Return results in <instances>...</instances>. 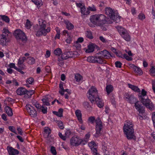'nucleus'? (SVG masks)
I'll use <instances>...</instances> for the list:
<instances>
[{
    "instance_id": "f257e3e1",
    "label": "nucleus",
    "mask_w": 155,
    "mask_h": 155,
    "mask_svg": "<svg viewBox=\"0 0 155 155\" xmlns=\"http://www.w3.org/2000/svg\"><path fill=\"white\" fill-rule=\"evenodd\" d=\"M107 18L102 14H96L90 16V20L91 23L97 26H102L108 23Z\"/></svg>"
},
{
    "instance_id": "f03ea898",
    "label": "nucleus",
    "mask_w": 155,
    "mask_h": 155,
    "mask_svg": "<svg viewBox=\"0 0 155 155\" xmlns=\"http://www.w3.org/2000/svg\"><path fill=\"white\" fill-rule=\"evenodd\" d=\"M133 126L132 122L130 121H127L124 124V132L128 140H135L136 139V137L134 134Z\"/></svg>"
},
{
    "instance_id": "7ed1b4c3",
    "label": "nucleus",
    "mask_w": 155,
    "mask_h": 155,
    "mask_svg": "<svg viewBox=\"0 0 155 155\" xmlns=\"http://www.w3.org/2000/svg\"><path fill=\"white\" fill-rule=\"evenodd\" d=\"M88 121L92 124H94L96 123L95 130L96 133L94 135L96 137H100L101 134V131L103 129V125L102 122L99 117H97L95 119V117L94 116H91L88 119Z\"/></svg>"
},
{
    "instance_id": "20e7f679",
    "label": "nucleus",
    "mask_w": 155,
    "mask_h": 155,
    "mask_svg": "<svg viewBox=\"0 0 155 155\" xmlns=\"http://www.w3.org/2000/svg\"><path fill=\"white\" fill-rule=\"evenodd\" d=\"M147 93L144 89H142L141 95H139L140 97V100L147 108L150 110H153L154 109V106L150 100L146 96Z\"/></svg>"
},
{
    "instance_id": "39448f33",
    "label": "nucleus",
    "mask_w": 155,
    "mask_h": 155,
    "mask_svg": "<svg viewBox=\"0 0 155 155\" xmlns=\"http://www.w3.org/2000/svg\"><path fill=\"white\" fill-rule=\"evenodd\" d=\"M87 96L88 99L92 104L94 103L95 100L99 99V96L98 94L97 91L95 87H92L89 89L87 93Z\"/></svg>"
},
{
    "instance_id": "423d86ee",
    "label": "nucleus",
    "mask_w": 155,
    "mask_h": 155,
    "mask_svg": "<svg viewBox=\"0 0 155 155\" xmlns=\"http://www.w3.org/2000/svg\"><path fill=\"white\" fill-rule=\"evenodd\" d=\"M46 22L43 21L41 23H39L40 27L38 30L36 34L37 36H40L42 35H46L51 30L50 27H48L46 29Z\"/></svg>"
},
{
    "instance_id": "0eeeda50",
    "label": "nucleus",
    "mask_w": 155,
    "mask_h": 155,
    "mask_svg": "<svg viewBox=\"0 0 155 155\" xmlns=\"http://www.w3.org/2000/svg\"><path fill=\"white\" fill-rule=\"evenodd\" d=\"M105 14L116 23H118L120 21V17L115 13L110 8H106L105 9Z\"/></svg>"
},
{
    "instance_id": "6e6552de",
    "label": "nucleus",
    "mask_w": 155,
    "mask_h": 155,
    "mask_svg": "<svg viewBox=\"0 0 155 155\" xmlns=\"http://www.w3.org/2000/svg\"><path fill=\"white\" fill-rule=\"evenodd\" d=\"M14 34L18 41H25L27 40L25 34L20 29L15 30Z\"/></svg>"
},
{
    "instance_id": "1a4fd4ad",
    "label": "nucleus",
    "mask_w": 155,
    "mask_h": 155,
    "mask_svg": "<svg viewBox=\"0 0 155 155\" xmlns=\"http://www.w3.org/2000/svg\"><path fill=\"white\" fill-rule=\"evenodd\" d=\"M117 29L120 35L125 40L127 41H130V36L125 28L121 26H118Z\"/></svg>"
},
{
    "instance_id": "9d476101",
    "label": "nucleus",
    "mask_w": 155,
    "mask_h": 155,
    "mask_svg": "<svg viewBox=\"0 0 155 155\" xmlns=\"http://www.w3.org/2000/svg\"><path fill=\"white\" fill-rule=\"evenodd\" d=\"M85 142L80 137L76 136H73L70 140L71 144L74 146H78L80 144L84 145Z\"/></svg>"
},
{
    "instance_id": "9b49d317",
    "label": "nucleus",
    "mask_w": 155,
    "mask_h": 155,
    "mask_svg": "<svg viewBox=\"0 0 155 155\" xmlns=\"http://www.w3.org/2000/svg\"><path fill=\"white\" fill-rule=\"evenodd\" d=\"M3 32L2 35H0L1 42L2 45H4L7 42V40L8 38V34H10L8 30L4 28L2 30Z\"/></svg>"
},
{
    "instance_id": "f8f14e48",
    "label": "nucleus",
    "mask_w": 155,
    "mask_h": 155,
    "mask_svg": "<svg viewBox=\"0 0 155 155\" xmlns=\"http://www.w3.org/2000/svg\"><path fill=\"white\" fill-rule=\"evenodd\" d=\"M26 108L29 115L31 117H35L37 116V111L33 106L28 104L26 105Z\"/></svg>"
},
{
    "instance_id": "ddd939ff",
    "label": "nucleus",
    "mask_w": 155,
    "mask_h": 155,
    "mask_svg": "<svg viewBox=\"0 0 155 155\" xmlns=\"http://www.w3.org/2000/svg\"><path fill=\"white\" fill-rule=\"evenodd\" d=\"M98 52L96 53L95 55V63L100 64H105L106 63V61L103 58Z\"/></svg>"
},
{
    "instance_id": "4468645a",
    "label": "nucleus",
    "mask_w": 155,
    "mask_h": 155,
    "mask_svg": "<svg viewBox=\"0 0 155 155\" xmlns=\"http://www.w3.org/2000/svg\"><path fill=\"white\" fill-rule=\"evenodd\" d=\"M101 55L103 57V58L108 59L110 58L111 56V54L107 50H104L103 51L99 52Z\"/></svg>"
},
{
    "instance_id": "2eb2a0df",
    "label": "nucleus",
    "mask_w": 155,
    "mask_h": 155,
    "mask_svg": "<svg viewBox=\"0 0 155 155\" xmlns=\"http://www.w3.org/2000/svg\"><path fill=\"white\" fill-rule=\"evenodd\" d=\"M7 149L9 155L18 154L19 153V151L18 150L14 149L12 147L8 146Z\"/></svg>"
},
{
    "instance_id": "dca6fc26",
    "label": "nucleus",
    "mask_w": 155,
    "mask_h": 155,
    "mask_svg": "<svg viewBox=\"0 0 155 155\" xmlns=\"http://www.w3.org/2000/svg\"><path fill=\"white\" fill-rule=\"evenodd\" d=\"M130 67L133 69V70L136 73V74L141 75L143 74L142 70L139 68L135 66L134 64H131Z\"/></svg>"
},
{
    "instance_id": "f3484780",
    "label": "nucleus",
    "mask_w": 155,
    "mask_h": 155,
    "mask_svg": "<svg viewBox=\"0 0 155 155\" xmlns=\"http://www.w3.org/2000/svg\"><path fill=\"white\" fill-rule=\"evenodd\" d=\"M52 98L50 97H45L44 98L42 99L43 105L48 106L50 105L49 102L51 101Z\"/></svg>"
},
{
    "instance_id": "a211bd4d",
    "label": "nucleus",
    "mask_w": 155,
    "mask_h": 155,
    "mask_svg": "<svg viewBox=\"0 0 155 155\" xmlns=\"http://www.w3.org/2000/svg\"><path fill=\"white\" fill-rule=\"evenodd\" d=\"M35 93L34 90H28L26 89V91L25 94V97L27 98H30L32 95L34 94Z\"/></svg>"
},
{
    "instance_id": "6ab92c4d",
    "label": "nucleus",
    "mask_w": 155,
    "mask_h": 155,
    "mask_svg": "<svg viewBox=\"0 0 155 155\" xmlns=\"http://www.w3.org/2000/svg\"><path fill=\"white\" fill-rule=\"evenodd\" d=\"M75 114L79 122L82 123L83 121L82 119V114L81 111L79 110H76L75 111Z\"/></svg>"
},
{
    "instance_id": "aec40b11",
    "label": "nucleus",
    "mask_w": 155,
    "mask_h": 155,
    "mask_svg": "<svg viewBox=\"0 0 155 155\" xmlns=\"http://www.w3.org/2000/svg\"><path fill=\"white\" fill-rule=\"evenodd\" d=\"M26 91V89L23 87H20L18 88L16 90V93L18 95H25Z\"/></svg>"
},
{
    "instance_id": "412c9836",
    "label": "nucleus",
    "mask_w": 155,
    "mask_h": 155,
    "mask_svg": "<svg viewBox=\"0 0 155 155\" xmlns=\"http://www.w3.org/2000/svg\"><path fill=\"white\" fill-rule=\"evenodd\" d=\"M97 100L96 99L95 100L94 103H93V104H95V103H96L97 105L99 107L101 108L103 107L104 106V104L102 99L99 97V99Z\"/></svg>"
},
{
    "instance_id": "4be33fe9",
    "label": "nucleus",
    "mask_w": 155,
    "mask_h": 155,
    "mask_svg": "<svg viewBox=\"0 0 155 155\" xmlns=\"http://www.w3.org/2000/svg\"><path fill=\"white\" fill-rule=\"evenodd\" d=\"M6 113L9 116H12L13 114L12 108L8 106H6L5 108Z\"/></svg>"
},
{
    "instance_id": "5701e85b",
    "label": "nucleus",
    "mask_w": 155,
    "mask_h": 155,
    "mask_svg": "<svg viewBox=\"0 0 155 155\" xmlns=\"http://www.w3.org/2000/svg\"><path fill=\"white\" fill-rule=\"evenodd\" d=\"M106 91L108 94H110L114 90V87L111 84H107L106 85Z\"/></svg>"
},
{
    "instance_id": "b1692460",
    "label": "nucleus",
    "mask_w": 155,
    "mask_h": 155,
    "mask_svg": "<svg viewBox=\"0 0 155 155\" xmlns=\"http://www.w3.org/2000/svg\"><path fill=\"white\" fill-rule=\"evenodd\" d=\"M63 109L62 108H60L59 109L58 111H53V113L55 115L59 117H61L63 116Z\"/></svg>"
},
{
    "instance_id": "393cba45",
    "label": "nucleus",
    "mask_w": 155,
    "mask_h": 155,
    "mask_svg": "<svg viewBox=\"0 0 155 155\" xmlns=\"http://www.w3.org/2000/svg\"><path fill=\"white\" fill-rule=\"evenodd\" d=\"M129 87L131 89L135 92H140V89L137 86L129 84H128Z\"/></svg>"
},
{
    "instance_id": "a878e982",
    "label": "nucleus",
    "mask_w": 155,
    "mask_h": 155,
    "mask_svg": "<svg viewBox=\"0 0 155 155\" xmlns=\"http://www.w3.org/2000/svg\"><path fill=\"white\" fill-rule=\"evenodd\" d=\"M94 47L93 45H90L88 46V48L86 50L87 53H89L93 52L94 51Z\"/></svg>"
},
{
    "instance_id": "bb28decb",
    "label": "nucleus",
    "mask_w": 155,
    "mask_h": 155,
    "mask_svg": "<svg viewBox=\"0 0 155 155\" xmlns=\"http://www.w3.org/2000/svg\"><path fill=\"white\" fill-rule=\"evenodd\" d=\"M28 63L29 64H33L35 63V59L31 56L28 57Z\"/></svg>"
},
{
    "instance_id": "cd10ccee",
    "label": "nucleus",
    "mask_w": 155,
    "mask_h": 155,
    "mask_svg": "<svg viewBox=\"0 0 155 155\" xmlns=\"http://www.w3.org/2000/svg\"><path fill=\"white\" fill-rule=\"evenodd\" d=\"M65 23L66 25V28L68 30H71L73 28V25L68 21H66Z\"/></svg>"
},
{
    "instance_id": "c85d7f7f",
    "label": "nucleus",
    "mask_w": 155,
    "mask_h": 155,
    "mask_svg": "<svg viewBox=\"0 0 155 155\" xmlns=\"http://www.w3.org/2000/svg\"><path fill=\"white\" fill-rule=\"evenodd\" d=\"M54 53L55 55L59 56L62 53V51L60 48H58L54 51Z\"/></svg>"
},
{
    "instance_id": "c756f323",
    "label": "nucleus",
    "mask_w": 155,
    "mask_h": 155,
    "mask_svg": "<svg viewBox=\"0 0 155 155\" xmlns=\"http://www.w3.org/2000/svg\"><path fill=\"white\" fill-rule=\"evenodd\" d=\"M0 16L2 20L6 23H9L10 21V19L8 17L5 15H1Z\"/></svg>"
},
{
    "instance_id": "7c9ffc66",
    "label": "nucleus",
    "mask_w": 155,
    "mask_h": 155,
    "mask_svg": "<svg viewBox=\"0 0 155 155\" xmlns=\"http://www.w3.org/2000/svg\"><path fill=\"white\" fill-rule=\"evenodd\" d=\"M74 78L76 81L77 82H79L83 79L82 76L78 74H75Z\"/></svg>"
},
{
    "instance_id": "2f4dec72",
    "label": "nucleus",
    "mask_w": 155,
    "mask_h": 155,
    "mask_svg": "<svg viewBox=\"0 0 155 155\" xmlns=\"http://www.w3.org/2000/svg\"><path fill=\"white\" fill-rule=\"evenodd\" d=\"M134 106L136 109L138 110L139 108H141L143 107L141 106V104H140V103L138 101H137L134 103Z\"/></svg>"
},
{
    "instance_id": "473e14b6",
    "label": "nucleus",
    "mask_w": 155,
    "mask_h": 155,
    "mask_svg": "<svg viewBox=\"0 0 155 155\" xmlns=\"http://www.w3.org/2000/svg\"><path fill=\"white\" fill-rule=\"evenodd\" d=\"M85 34L86 35L87 38L90 39H92L93 38L92 33L91 31H87Z\"/></svg>"
},
{
    "instance_id": "72a5a7b5",
    "label": "nucleus",
    "mask_w": 155,
    "mask_h": 155,
    "mask_svg": "<svg viewBox=\"0 0 155 155\" xmlns=\"http://www.w3.org/2000/svg\"><path fill=\"white\" fill-rule=\"evenodd\" d=\"M87 60L89 62L95 63V56H89L87 57Z\"/></svg>"
},
{
    "instance_id": "f704fd0d",
    "label": "nucleus",
    "mask_w": 155,
    "mask_h": 155,
    "mask_svg": "<svg viewBox=\"0 0 155 155\" xmlns=\"http://www.w3.org/2000/svg\"><path fill=\"white\" fill-rule=\"evenodd\" d=\"M102 149L103 152L105 153V154L106 155L109 154V150L106 146H105L104 145L102 146Z\"/></svg>"
},
{
    "instance_id": "c9c22d12",
    "label": "nucleus",
    "mask_w": 155,
    "mask_h": 155,
    "mask_svg": "<svg viewBox=\"0 0 155 155\" xmlns=\"http://www.w3.org/2000/svg\"><path fill=\"white\" fill-rule=\"evenodd\" d=\"M134 96L133 95H130L128 93H126L124 94L125 98L127 99V101L128 102L131 99L133 98L132 97Z\"/></svg>"
},
{
    "instance_id": "e433bc0d",
    "label": "nucleus",
    "mask_w": 155,
    "mask_h": 155,
    "mask_svg": "<svg viewBox=\"0 0 155 155\" xmlns=\"http://www.w3.org/2000/svg\"><path fill=\"white\" fill-rule=\"evenodd\" d=\"M31 26L30 21L28 19H27L25 25V27L27 29H29L31 27Z\"/></svg>"
},
{
    "instance_id": "4c0bfd02",
    "label": "nucleus",
    "mask_w": 155,
    "mask_h": 155,
    "mask_svg": "<svg viewBox=\"0 0 155 155\" xmlns=\"http://www.w3.org/2000/svg\"><path fill=\"white\" fill-rule=\"evenodd\" d=\"M123 58H125L128 61H132L133 59L132 58L130 57L127 54H123Z\"/></svg>"
},
{
    "instance_id": "58836bf2",
    "label": "nucleus",
    "mask_w": 155,
    "mask_h": 155,
    "mask_svg": "<svg viewBox=\"0 0 155 155\" xmlns=\"http://www.w3.org/2000/svg\"><path fill=\"white\" fill-rule=\"evenodd\" d=\"M132 97L133 98H131L128 102L131 104H134L137 101V100L136 98L134 96H133Z\"/></svg>"
},
{
    "instance_id": "ea45409f",
    "label": "nucleus",
    "mask_w": 155,
    "mask_h": 155,
    "mask_svg": "<svg viewBox=\"0 0 155 155\" xmlns=\"http://www.w3.org/2000/svg\"><path fill=\"white\" fill-rule=\"evenodd\" d=\"M67 57L68 59L70 58H71L73 57L74 54L72 51L66 52Z\"/></svg>"
},
{
    "instance_id": "a19ab883",
    "label": "nucleus",
    "mask_w": 155,
    "mask_h": 155,
    "mask_svg": "<svg viewBox=\"0 0 155 155\" xmlns=\"http://www.w3.org/2000/svg\"><path fill=\"white\" fill-rule=\"evenodd\" d=\"M34 80L33 78H30L27 79L26 80L27 83H28L29 84H32L34 83Z\"/></svg>"
},
{
    "instance_id": "79ce46f5",
    "label": "nucleus",
    "mask_w": 155,
    "mask_h": 155,
    "mask_svg": "<svg viewBox=\"0 0 155 155\" xmlns=\"http://www.w3.org/2000/svg\"><path fill=\"white\" fill-rule=\"evenodd\" d=\"M150 71L152 76H155V68L154 67H152Z\"/></svg>"
},
{
    "instance_id": "37998d69",
    "label": "nucleus",
    "mask_w": 155,
    "mask_h": 155,
    "mask_svg": "<svg viewBox=\"0 0 155 155\" xmlns=\"http://www.w3.org/2000/svg\"><path fill=\"white\" fill-rule=\"evenodd\" d=\"M60 58L62 60H66L68 59V58L67 57L66 52L63 53V54H61V56Z\"/></svg>"
},
{
    "instance_id": "c03bdc74",
    "label": "nucleus",
    "mask_w": 155,
    "mask_h": 155,
    "mask_svg": "<svg viewBox=\"0 0 155 155\" xmlns=\"http://www.w3.org/2000/svg\"><path fill=\"white\" fill-rule=\"evenodd\" d=\"M58 122V125L59 128L61 129H63L64 128L63 124L62 121L61 120L57 121Z\"/></svg>"
},
{
    "instance_id": "a18cd8bd",
    "label": "nucleus",
    "mask_w": 155,
    "mask_h": 155,
    "mask_svg": "<svg viewBox=\"0 0 155 155\" xmlns=\"http://www.w3.org/2000/svg\"><path fill=\"white\" fill-rule=\"evenodd\" d=\"M74 46L76 47V49L78 50H80L81 49V45L78 43V42H76L74 45Z\"/></svg>"
},
{
    "instance_id": "49530a36",
    "label": "nucleus",
    "mask_w": 155,
    "mask_h": 155,
    "mask_svg": "<svg viewBox=\"0 0 155 155\" xmlns=\"http://www.w3.org/2000/svg\"><path fill=\"white\" fill-rule=\"evenodd\" d=\"M91 150L93 152V154L94 155H97L98 153H97V150L96 148H94V147L91 148Z\"/></svg>"
},
{
    "instance_id": "de8ad7c7",
    "label": "nucleus",
    "mask_w": 155,
    "mask_h": 155,
    "mask_svg": "<svg viewBox=\"0 0 155 155\" xmlns=\"http://www.w3.org/2000/svg\"><path fill=\"white\" fill-rule=\"evenodd\" d=\"M40 110H41V111L43 114H45L47 113V107L45 108L43 106V105H42L41 106V109Z\"/></svg>"
},
{
    "instance_id": "09e8293b",
    "label": "nucleus",
    "mask_w": 155,
    "mask_h": 155,
    "mask_svg": "<svg viewBox=\"0 0 155 155\" xmlns=\"http://www.w3.org/2000/svg\"><path fill=\"white\" fill-rule=\"evenodd\" d=\"M115 66L116 67L120 68L121 67L122 64L120 61H117L115 62Z\"/></svg>"
},
{
    "instance_id": "8fccbe9b",
    "label": "nucleus",
    "mask_w": 155,
    "mask_h": 155,
    "mask_svg": "<svg viewBox=\"0 0 155 155\" xmlns=\"http://www.w3.org/2000/svg\"><path fill=\"white\" fill-rule=\"evenodd\" d=\"M51 153L54 155H56L57 153L55 147L52 146L51 147Z\"/></svg>"
},
{
    "instance_id": "3c124183",
    "label": "nucleus",
    "mask_w": 155,
    "mask_h": 155,
    "mask_svg": "<svg viewBox=\"0 0 155 155\" xmlns=\"http://www.w3.org/2000/svg\"><path fill=\"white\" fill-rule=\"evenodd\" d=\"M44 131L45 133L49 134H50L51 132L50 129L48 127L45 128L44 130Z\"/></svg>"
},
{
    "instance_id": "603ef678",
    "label": "nucleus",
    "mask_w": 155,
    "mask_h": 155,
    "mask_svg": "<svg viewBox=\"0 0 155 155\" xmlns=\"http://www.w3.org/2000/svg\"><path fill=\"white\" fill-rule=\"evenodd\" d=\"M8 129L12 132L15 133L16 134H17V133L16 132L15 130L14 127L10 126L8 127Z\"/></svg>"
},
{
    "instance_id": "864d4df0",
    "label": "nucleus",
    "mask_w": 155,
    "mask_h": 155,
    "mask_svg": "<svg viewBox=\"0 0 155 155\" xmlns=\"http://www.w3.org/2000/svg\"><path fill=\"white\" fill-rule=\"evenodd\" d=\"M32 1L37 5H40L41 2V0H32Z\"/></svg>"
},
{
    "instance_id": "5fc2aeb1",
    "label": "nucleus",
    "mask_w": 155,
    "mask_h": 155,
    "mask_svg": "<svg viewBox=\"0 0 155 155\" xmlns=\"http://www.w3.org/2000/svg\"><path fill=\"white\" fill-rule=\"evenodd\" d=\"M58 65L59 66H61L63 65V60L61 59L60 58H58Z\"/></svg>"
},
{
    "instance_id": "6e6d98bb",
    "label": "nucleus",
    "mask_w": 155,
    "mask_h": 155,
    "mask_svg": "<svg viewBox=\"0 0 155 155\" xmlns=\"http://www.w3.org/2000/svg\"><path fill=\"white\" fill-rule=\"evenodd\" d=\"M139 18L141 20H142L145 18V16L143 14H140L138 15Z\"/></svg>"
},
{
    "instance_id": "4d7b16f0",
    "label": "nucleus",
    "mask_w": 155,
    "mask_h": 155,
    "mask_svg": "<svg viewBox=\"0 0 155 155\" xmlns=\"http://www.w3.org/2000/svg\"><path fill=\"white\" fill-rule=\"evenodd\" d=\"M138 110L140 114H143L145 112V110H144V109L143 107H141V108H139Z\"/></svg>"
},
{
    "instance_id": "13d9d810",
    "label": "nucleus",
    "mask_w": 155,
    "mask_h": 155,
    "mask_svg": "<svg viewBox=\"0 0 155 155\" xmlns=\"http://www.w3.org/2000/svg\"><path fill=\"white\" fill-rule=\"evenodd\" d=\"M58 135L59 137L63 140H65L66 139V137L65 136H63L61 133L59 132L58 134Z\"/></svg>"
},
{
    "instance_id": "bf43d9fd",
    "label": "nucleus",
    "mask_w": 155,
    "mask_h": 155,
    "mask_svg": "<svg viewBox=\"0 0 155 155\" xmlns=\"http://www.w3.org/2000/svg\"><path fill=\"white\" fill-rule=\"evenodd\" d=\"M88 9L89 10L92 11H96V9L94 5H93L92 7L89 6L88 8Z\"/></svg>"
},
{
    "instance_id": "052dcab7",
    "label": "nucleus",
    "mask_w": 155,
    "mask_h": 155,
    "mask_svg": "<svg viewBox=\"0 0 155 155\" xmlns=\"http://www.w3.org/2000/svg\"><path fill=\"white\" fill-rule=\"evenodd\" d=\"M117 56L120 58H123V55L122 54L120 51L117 52V53L115 54Z\"/></svg>"
},
{
    "instance_id": "680f3d73",
    "label": "nucleus",
    "mask_w": 155,
    "mask_h": 155,
    "mask_svg": "<svg viewBox=\"0 0 155 155\" xmlns=\"http://www.w3.org/2000/svg\"><path fill=\"white\" fill-rule=\"evenodd\" d=\"M100 40L103 43H106L107 42V40H106L102 36H101L99 37Z\"/></svg>"
},
{
    "instance_id": "e2e57ef3",
    "label": "nucleus",
    "mask_w": 155,
    "mask_h": 155,
    "mask_svg": "<svg viewBox=\"0 0 155 155\" xmlns=\"http://www.w3.org/2000/svg\"><path fill=\"white\" fill-rule=\"evenodd\" d=\"M81 13L84 15V13L86 10V8L84 6H82V7H81Z\"/></svg>"
},
{
    "instance_id": "0e129e2a",
    "label": "nucleus",
    "mask_w": 155,
    "mask_h": 155,
    "mask_svg": "<svg viewBox=\"0 0 155 155\" xmlns=\"http://www.w3.org/2000/svg\"><path fill=\"white\" fill-rule=\"evenodd\" d=\"M71 38L70 37H69L66 40V41L67 43L70 44L71 43Z\"/></svg>"
},
{
    "instance_id": "69168bd1",
    "label": "nucleus",
    "mask_w": 155,
    "mask_h": 155,
    "mask_svg": "<svg viewBox=\"0 0 155 155\" xmlns=\"http://www.w3.org/2000/svg\"><path fill=\"white\" fill-rule=\"evenodd\" d=\"M84 106L86 107L89 108L91 107V106L89 104V103L87 102H86L84 103Z\"/></svg>"
},
{
    "instance_id": "338daca9",
    "label": "nucleus",
    "mask_w": 155,
    "mask_h": 155,
    "mask_svg": "<svg viewBox=\"0 0 155 155\" xmlns=\"http://www.w3.org/2000/svg\"><path fill=\"white\" fill-rule=\"evenodd\" d=\"M152 120L153 122V124H155V112H154L152 114Z\"/></svg>"
},
{
    "instance_id": "774afa93",
    "label": "nucleus",
    "mask_w": 155,
    "mask_h": 155,
    "mask_svg": "<svg viewBox=\"0 0 155 155\" xmlns=\"http://www.w3.org/2000/svg\"><path fill=\"white\" fill-rule=\"evenodd\" d=\"M50 51L48 50L46 51V53L45 54V56L46 58H48L50 57Z\"/></svg>"
}]
</instances>
